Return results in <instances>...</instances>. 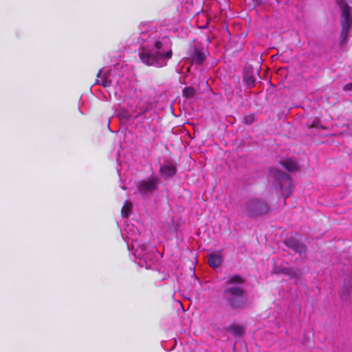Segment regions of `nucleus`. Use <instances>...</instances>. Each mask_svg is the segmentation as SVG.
Returning <instances> with one entry per match:
<instances>
[{
	"label": "nucleus",
	"mask_w": 352,
	"mask_h": 352,
	"mask_svg": "<svg viewBox=\"0 0 352 352\" xmlns=\"http://www.w3.org/2000/svg\"><path fill=\"white\" fill-rule=\"evenodd\" d=\"M144 44L139 50L141 61L148 65L163 67L172 58V43L168 37L160 36L156 32L143 33L140 38Z\"/></svg>",
	"instance_id": "obj_1"
},
{
	"label": "nucleus",
	"mask_w": 352,
	"mask_h": 352,
	"mask_svg": "<svg viewBox=\"0 0 352 352\" xmlns=\"http://www.w3.org/2000/svg\"><path fill=\"white\" fill-rule=\"evenodd\" d=\"M243 283V278L238 275L231 277L226 282L227 288L223 293L227 304L231 309H243L250 304L245 291L238 285Z\"/></svg>",
	"instance_id": "obj_2"
},
{
	"label": "nucleus",
	"mask_w": 352,
	"mask_h": 352,
	"mask_svg": "<svg viewBox=\"0 0 352 352\" xmlns=\"http://www.w3.org/2000/svg\"><path fill=\"white\" fill-rule=\"evenodd\" d=\"M269 180L273 182L276 189L278 188L281 196L285 199L292 195L294 184L292 179L287 174L276 168H270Z\"/></svg>",
	"instance_id": "obj_3"
},
{
	"label": "nucleus",
	"mask_w": 352,
	"mask_h": 352,
	"mask_svg": "<svg viewBox=\"0 0 352 352\" xmlns=\"http://www.w3.org/2000/svg\"><path fill=\"white\" fill-rule=\"evenodd\" d=\"M126 239L128 240V247L129 248V243L131 241V249L133 250V254L135 257L139 258L140 260H143L145 263L146 268H150L151 265L148 263V261H152L151 258L147 250V247L144 243H142L139 240L137 239V230L133 226H127L126 229Z\"/></svg>",
	"instance_id": "obj_4"
},
{
	"label": "nucleus",
	"mask_w": 352,
	"mask_h": 352,
	"mask_svg": "<svg viewBox=\"0 0 352 352\" xmlns=\"http://www.w3.org/2000/svg\"><path fill=\"white\" fill-rule=\"evenodd\" d=\"M114 73V70L111 69L105 73L103 76H101L102 71H100L98 74L97 82L101 83L104 88L107 89L109 93L113 92L115 95H117L118 91H121L125 89L126 85H123V78H120L118 80L113 79Z\"/></svg>",
	"instance_id": "obj_5"
},
{
	"label": "nucleus",
	"mask_w": 352,
	"mask_h": 352,
	"mask_svg": "<svg viewBox=\"0 0 352 352\" xmlns=\"http://www.w3.org/2000/svg\"><path fill=\"white\" fill-rule=\"evenodd\" d=\"M340 7L342 13L340 42L342 45L346 42L349 30L352 25V8L346 3H342Z\"/></svg>",
	"instance_id": "obj_6"
},
{
	"label": "nucleus",
	"mask_w": 352,
	"mask_h": 352,
	"mask_svg": "<svg viewBox=\"0 0 352 352\" xmlns=\"http://www.w3.org/2000/svg\"><path fill=\"white\" fill-rule=\"evenodd\" d=\"M268 210V205L257 199H250L244 205V212L249 217L260 216L267 213Z\"/></svg>",
	"instance_id": "obj_7"
},
{
	"label": "nucleus",
	"mask_w": 352,
	"mask_h": 352,
	"mask_svg": "<svg viewBox=\"0 0 352 352\" xmlns=\"http://www.w3.org/2000/svg\"><path fill=\"white\" fill-rule=\"evenodd\" d=\"M160 179L157 177H151L147 179L138 182L137 187L140 193L143 195L151 193L157 190Z\"/></svg>",
	"instance_id": "obj_8"
},
{
	"label": "nucleus",
	"mask_w": 352,
	"mask_h": 352,
	"mask_svg": "<svg viewBox=\"0 0 352 352\" xmlns=\"http://www.w3.org/2000/svg\"><path fill=\"white\" fill-rule=\"evenodd\" d=\"M160 173L165 178L173 176L176 173V167L170 162H166L161 165L160 168Z\"/></svg>",
	"instance_id": "obj_9"
},
{
	"label": "nucleus",
	"mask_w": 352,
	"mask_h": 352,
	"mask_svg": "<svg viewBox=\"0 0 352 352\" xmlns=\"http://www.w3.org/2000/svg\"><path fill=\"white\" fill-rule=\"evenodd\" d=\"M208 263L214 269L219 267L222 261V254L220 251L210 253L208 256Z\"/></svg>",
	"instance_id": "obj_10"
},
{
	"label": "nucleus",
	"mask_w": 352,
	"mask_h": 352,
	"mask_svg": "<svg viewBox=\"0 0 352 352\" xmlns=\"http://www.w3.org/2000/svg\"><path fill=\"white\" fill-rule=\"evenodd\" d=\"M207 56V51L204 48L196 47L194 50L192 58L196 63L201 64L206 59Z\"/></svg>",
	"instance_id": "obj_11"
},
{
	"label": "nucleus",
	"mask_w": 352,
	"mask_h": 352,
	"mask_svg": "<svg viewBox=\"0 0 352 352\" xmlns=\"http://www.w3.org/2000/svg\"><path fill=\"white\" fill-rule=\"evenodd\" d=\"M281 164L283 167H285L287 170L293 172L298 170L299 167L298 164L292 159H287L283 162H281Z\"/></svg>",
	"instance_id": "obj_12"
},
{
	"label": "nucleus",
	"mask_w": 352,
	"mask_h": 352,
	"mask_svg": "<svg viewBox=\"0 0 352 352\" xmlns=\"http://www.w3.org/2000/svg\"><path fill=\"white\" fill-rule=\"evenodd\" d=\"M226 330L235 337L240 336L244 333L243 327L239 324L230 325L226 329Z\"/></svg>",
	"instance_id": "obj_13"
},
{
	"label": "nucleus",
	"mask_w": 352,
	"mask_h": 352,
	"mask_svg": "<svg viewBox=\"0 0 352 352\" xmlns=\"http://www.w3.org/2000/svg\"><path fill=\"white\" fill-rule=\"evenodd\" d=\"M290 245L292 248L299 253L300 256L305 252V247L298 241H294Z\"/></svg>",
	"instance_id": "obj_14"
},
{
	"label": "nucleus",
	"mask_w": 352,
	"mask_h": 352,
	"mask_svg": "<svg viewBox=\"0 0 352 352\" xmlns=\"http://www.w3.org/2000/svg\"><path fill=\"white\" fill-rule=\"evenodd\" d=\"M131 208L132 203L129 201H126L122 208V215L124 217H127L130 214Z\"/></svg>",
	"instance_id": "obj_15"
},
{
	"label": "nucleus",
	"mask_w": 352,
	"mask_h": 352,
	"mask_svg": "<svg viewBox=\"0 0 352 352\" xmlns=\"http://www.w3.org/2000/svg\"><path fill=\"white\" fill-rule=\"evenodd\" d=\"M195 89L191 87H185L183 89V96L186 98H192L195 95Z\"/></svg>",
	"instance_id": "obj_16"
},
{
	"label": "nucleus",
	"mask_w": 352,
	"mask_h": 352,
	"mask_svg": "<svg viewBox=\"0 0 352 352\" xmlns=\"http://www.w3.org/2000/svg\"><path fill=\"white\" fill-rule=\"evenodd\" d=\"M284 273L287 274L291 277L297 276L299 274L298 271L294 270L292 269H284Z\"/></svg>",
	"instance_id": "obj_17"
},
{
	"label": "nucleus",
	"mask_w": 352,
	"mask_h": 352,
	"mask_svg": "<svg viewBox=\"0 0 352 352\" xmlns=\"http://www.w3.org/2000/svg\"><path fill=\"white\" fill-rule=\"evenodd\" d=\"M254 119V116L250 115V116H246L245 118V121L248 124H251L253 122Z\"/></svg>",
	"instance_id": "obj_18"
},
{
	"label": "nucleus",
	"mask_w": 352,
	"mask_h": 352,
	"mask_svg": "<svg viewBox=\"0 0 352 352\" xmlns=\"http://www.w3.org/2000/svg\"><path fill=\"white\" fill-rule=\"evenodd\" d=\"M344 90L346 91H351L352 90V83H348L346 84L344 87Z\"/></svg>",
	"instance_id": "obj_19"
},
{
	"label": "nucleus",
	"mask_w": 352,
	"mask_h": 352,
	"mask_svg": "<svg viewBox=\"0 0 352 352\" xmlns=\"http://www.w3.org/2000/svg\"><path fill=\"white\" fill-rule=\"evenodd\" d=\"M311 126H312V127H319V122H318V120H315L313 122V123H312V124H311Z\"/></svg>",
	"instance_id": "obj_20"
},
{
	"label": "nucleus",
	"mask_w": 352,
	"mask_h": 352,
	"mask_svg": "<svg viewBox=\"0 0 352 352\" xmlns=\"http://www.w3.org/2000/svg\"><path fill=\"white\" fill-rule=\"evenodd\" d=\"M128 117H129L128 115L124 116V118H128Z\"/></svg>",
	"instance_id": "obj_21"
}]
</instances>
